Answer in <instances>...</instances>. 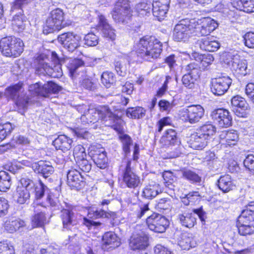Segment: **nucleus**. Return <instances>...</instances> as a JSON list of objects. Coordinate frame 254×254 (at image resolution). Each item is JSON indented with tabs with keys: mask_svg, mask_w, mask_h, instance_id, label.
Listing matches in <instances>:
<instances>
[{
	"mask_svg": "<svg viewBox=\"0 0 254 254\" xmlns=\"http://www.w3.org/2000/svg\"><path fill=\"white\" fill-rule=\"evenodd\" d=\"M146 224L149 230L157 233L165 232L169 226L168 220L157 212H153L147 217Z\"/></svg>",
	"mask_w": 254,
	"mask_h": 254,
	"instance_id": "obj_13",
	"label": "nucleus"
},
{
	"mask_svg": "<svg viewBox=\"0 0 254 254\" xmlns=\"http://www.w3.org/2000/svg\"><path fill=\"white\" fill-rule=\"evenodd\" d=\"M50 60L48 55L41 53L37 55L33 59L35 72L38 74L48 75L50 76L56 77L53 74V69L50 65Z\"/></svg>",
	"mask_w": 254,
	"mask_h": 254,
	"instance_id": "obj_19",
	"label": "nucleus"
},
{
	"mask_svg": "<svg viewBox=\"0 0 254 254\" xmlns=\"http://www.w3.org/2000/svg\"><path fill=\"white\" fill-rule=\"evenodd\" d=\"M73 156L76 166L82 171L88 173L91 170L92 164L87 159L85 148L81 144L76 145L73 151Z\"/></svg>",
	"mask_w": 254,
	"mask_h": 254,
	"instance_id": "obj_16",
	"label": "nucleus"
},
{
	"mask_svg": "<svg viewBox=\"0 0 254 254\" xmlns=\"http://www.w3.org/2000/svg\"><path fill=\"white\" fill-rule=\"evenodd\" d=\"M149 210V204H138L136 209L133 212V215L137 219H140Z\"/></svg>",
	"mask_w": 254,
	"mask_h": 254,
	"instance_id": "obj_62",
	"label": "nucleus"
},
{
	"mask_svg": "<svg viewBox=\"0 0 254 254\" xmlns=\"http://www.w3.org/2000/svg\"><path fill=\"white\" fill-rule=\"evenodd\" d=\"M73 142L72 138L65 134H60L53 141L52 144L57 150L65 153L72 148Z\"/></svg>",
	"mask_w": 254,
	"mask_h": 254,
	"instance_id": "obj_33",
	"label": "nucleus"
},
{
	"mask_svg": "<svg viewBox=\"0 0 254 254\" xmlns=\"http://www.w3.org/2000/svg\"><path fill=\"white\" fill-rule=\"evenodd\" d=\"M162 177L165 187L174 190L175 187V183L177 180L176 175L170 170H165L162 173Z\"/></svg>",
	"mask_w": 254,
	"mask_h": 254,
	"instance_id": "obj_46",
	"label": "nucleus"
},
{
	"mask_svg": "<svg viewBox=\"0 0 254 254\" xmlns=\"http://www.w3.org/2000/svg\"><path fill=\"white\" fill-rule=\"evenodd\" d=\"M243 164L246 169L254 173V155L248 154L244 159Z\"/></svg>",
	"mask_w": 254,
	"mask_h": 254,
	"instance_id": "obj_64",
	"label": "nucleus"
},
{
	"mask_svg": "<svg viewBox=\"0 0 254 254\" xmlns=\"http://www.w3.org/2000/svg\"><path fill=\"white\" fill-rule=\"evenodd\" d=\"M34 207V214L31 217L30 222L33 228L44 227L47 222L46 213L39 209V207H46L42 203L36 204Z\"/></svg>",
	"mask_w": 254,
	"mask_h": 254,
	"instance_id": "obj_27",
	"label": "nucleus"
},
{
	"mask_svg": "<svg viewBox=\"0 0 254 254\" xmlns=\"http://www.w3.org/2000/svg\"><path fill=\"white\" fill-rule=\"evenodd\" d=\"M84 44L90 47L96 46L99 41V37L93 32H89L84 37Z\"/></svg>",
	"mask_w": 254,
	"mask_h": 254,
	"instance_id": "obj_60",
	"label": "nucleus"
},
{
	"mask_svg": "<svg viewBox=\"0 0 254 254\" xmlns=\"http://www.w3.org/2000/svg\"><path fill=\"white\" fill-rule=\"evenodd\" d=\"M178 219L182 226L191 228L196 224V219L191 212H184L180 214Z\"/></svg>",
	"mask_w": 254,
	"mask_h": 254,
	"instance_id": "obj_43",
	"label": "nucleus"
},
{
	"mask_svg": "<svg viewBox=\"0 0 254 254\" xmlns=\"http://www.w3.org/2000/svg\"><path fill=\"white\" fill-rule=\"evenodd\" d=\"M247 62L239 57L234 56L232 59L231 70L236 77L239 78L247 74Z\"/></svg>",
	"mask_w": 254,
	"mask_h": 254,
	"instance_id": "obj_30",
	"label": "nucleus"
},
{
	"mask_svg": "<svg viewBox=\"0 0 254 254\" xmlns=\"http://www.w3.org/2000/svg\"><path fill=\"white\" fill-rule=\"evenodd\" d=\"M238 231L243 236L254 234V201H251L242 210L238 221Z\"/></svg>",
	"mask_w": 254,
	"mask_h": 254,
	"instance_id": "obj_4",
	"label": "nucleus"
},
{
	"mask_svg": "<svg viewBox=\"0 0 254 254\" xmlns=\"http://www.w3.org/2000/svg\"><path fill=\"white\" fill-rule=\"evenodd\" d=\"M218 187L222 191L228 192L234 190L236 185L231 177L229 175L225 174L221 176L218 180Z\"/></svg>",
	"mask_w": 254,
	"mask_h": 254,
	"instance_id": "obj_42",
	"label": "nucleus"
},
{
	"mask_svg": "<svg viewBox=\"0 0 254 254\" xmlns=\"http://www.w3.org/2000/svg\"><path fill=\"white\" fill-rule=\"evenodd\" d=\"M212 119L220 127H228L232 124V118L228 110L219 108L211 113Z\"/></svg>",
	"mask_w": 254,
	"mask_h": 254,
	"instance_id": "obj_25",
	"label": "nucleus"
},
{
	"mask_svg": "<svg viewBox=\"0 0 254 254\" xmlns=\"http://www.w3.org/2000/svg\"><path fill=\"white\" fill-rule=\"evenodd\" d=\"M62 89L61 86L52 81H50L43 85L39 82L34 84L32 90L37 96L48 97L50 94L58 93Z\"/></svg>",
	"mask_w": 254,
	"mask_h": 254,
	"instance_id": "obj_22",
	"label": "nucleus"
},
{
	"mask_svg": "<svg viewBox=\"0 0 254 254\" xmlns=\"http://www.w3.org/2000/svg\"><path fill=\"white\" fill-rule=\"evenodd\" d=\"M122 110L121 109H116L115 112H113L108 105H100L95 107V111L98 114L99 120L106 122L108 121H111L114 124L116 123H121L125 124L123 121L122 116H119L116 112H119Z\"/></svg>",
	"mask_w": 254,
	"mask_h": 254,
	"instance_id": "obj_18",
	"label": "nucleus"
},
{
	"mask_svg": "<svg viewBox=\"0 0 254 254\" xmlns=\"http://www.w3.org/2000/svg\"><path fill=\"white\" fill-rule=\"evenodd\" d=\"M196 243L193 234L185 232L181 235L178 242L179 246L184 250H189L195 246Z\"/></svg>",
	"mask_w": 254,
	"mask_h": 254,
	"instance_id": "obj_38",
	"label": "nucleus"
},
{
	"mask_svg": "<svg viewBox=\"0 0 254 254\" xmlns=\"http://www.w3.org/2000/svg\"><path fill=\"white\" fill-rule=\"evenodd\" d=\"M103 209H96L89 210L87 213L88 218L84 217L82 224L87 228L88 230L92 228H97L100 227L102 223L100 221H95L94 219L103 218Z\"/></svg>",
	"mask_w": 254,
	"mask_h": 254,
	"instance_id": "obj_28",
	"label": "nucleus"
},
{
	"mask_svg": "<svg viewBox=\"0 0 254 254\" xmlns=\"http://www.w3.org/2000/svg\"><path fill=\"white\" fill-rule=\"evenodd\" d=\"M24 44L19 38L14 36L4 37L0 40V51L7 58H16L23 52Z\"/></svg>",
	"mask_w": 254,
	"mask_h": 254,
	"instance_id": "obj_3",
	"label": "nucleus"
},
{
	"mask_svg": "<svg viewBox=\"0 0 254 254\" xmlns=\"http://www.w3.org/2000/svg\"><path fill=\"white\" fill-rule=\"evenodd\" d=\"M111 128L118 134V138L122 143V147L124 153L125 154L129 153L130 151V146L132 144V139L129 135L125 133L124 124L116 123L111 125Z\"/></svg>",
	"mask_w": 254,
	"mask_h": 254,
	"instance_id": "obj_26",
	"label": "nucleus"
},
{
	"mask_svg": "<svg viewBox=\"0 0 254 254\" xmlns=\"http://www.w3.org/2000/svg\"><path fill=\"white\" fill-rule=\"evenodd\" d=\"M244 45L250 49H254V32L249 31L243 36Z\"/></svg>",
	"mask_w": 254,
	"mask_h": 254,
	"instance_id": "obj_63",
	"label": "nucleus"
},
{
	"mask_svg": "<svg viewBox=\"0 0 254 254\" xmlns=\"http://www.w3.org/2000/svg\"><path fill=\"white\" fill-rule=\"evenodd\" d=\"M80 120L82 123H85V125L97 123L99 119L95 111V108L88 110L87 112L82 115Z\"/></svg>",
	"mask_w": 254,
	"mask_h": 254,
	"instance_id": "obj_50",
	"label": "nucleus"
},
{
	"mask_svg": "<svg viewBox=\"0 0 254 254\" xmlns=\"http://www.w3.org/2000/svg\"><path fill=\"white\" fill-rule=\"evenodd\" d=\"M187 143L192 149L201 150L207 145L208 141L196 130L190 134Z\"/></svg>",
	"mask_w": 254,
	"mask_h": 254,
	"instance_id": "obj_34",
	"label": "nucleus"
},
{
	"mask_svg": "<svg viewBox=\"0 0 254 254\" xmlns=\"http://www.w3.org/2000/svg\"><path fill=\"white\" fill-rule=\"evenodd\" d=\"M84 65V61L80 59L75 58L70 60L67 66L70 77L73 78L77 69Z\"/></svg>",
	"mask_w": 254,
	"mask_h": 254,
	"instance_id": "obj_55",
	"label": "nucleus"
},
{
	"mask_svg": "<svg viewBox=\"0 0 254 254\" xmlns=\"http://www.w3.org/2000/svg\"><path fill=\"white\" fill-rule=\"evenodd\" d=\"M173 125L172 119L170 117L166 116L161 118L156 123L157 127L156 132L160 133L165 127L172 126Z\"/></svg>",
	"mask_w": 254,
	"mask_h": 254,
	"instance_id": "obj_61",
	"label": "nucleus"
},
{
	"mask_svg": "<svg viewBox=\"0 0 254 254\" xmlns=\"http://www.w3.org/2000/svg\"><path fill=\"white\" fill-rule=\"evenodd\" d=\"M170 2V0H153V15L159 21H162L166 17Z\"/></svg>",
	"mask_w": 254,
	"mask_h": 254,
	"instance_id": "obj_31",
	"label": "nucleus"
},
{
	"mask_svg": "<svg viewBox=\"0 0 254 254\" xmlns=\"http://www.w3.org/2000/svg\"><path fill=\"white\" fill-rule=\"evenodd\" d=\"M96 28L100 31L102 36L108 40L114 41L116 38L115 29L109 23L105 16L102 14L98 15V23Z\"/></svg>",
	"mask_w": 254,
	"mask_h": 254,
	"instance_id": "obj_23",
	"label": "nucleus"
},
{
	"mask_svg": "<svg viewBox=\"0 0 254 254\" xmlns=\"http://www.w3.org/2000/svg\"><path fill=\"white\" fill-rule=\"evenodd\" d=\"M75 210V206L68 203H66L65 208L62 209L60 218L64 229L70 230L78 224V219L74 212Z\"/></svg>",
	"mask_w": 254,
	"mask_h": 254,
	"instance_id": "obj_20",
	"label": "nucleus"
},
{
	"mask_svg": "<svg viewBox=\"0 0 254 254\" xmlns=\"http://www.w3.org/2000/svg\"><path fill=\"white\" fill-rule=\"evenodd\" d=\"M0 254H15L14 246L7 240L0 241Z\"/></svg>",
	"mask_w": 254,
	"mask_h": 254,
	"instance_id": "obj_58",
	"label": "nucleus"
},
{
	"mask_svg": "<svg viewBox=\"0 0 254 254\" xmlns=\"http://www.w3.org/2000/svg\"><path fill=\"white\" fill-rule=\"evenodd\" d=\"M13 129L12 124L8 122L3 124L0 123V142L5 139Z\"/></svg>",
	"mask_w": 254,
	"mask_h": 254,
	"instance_id": "obj_56",
	"label": "nucleus"
},
{
	"mask_svg": "<svg viewBox=\"0 0 254 254\" xmlns=\"http://www.w3.org/2000/svg\"><path fill=\"white\" fill-rule=\"evenodd\" d=\"M11 185V180L9 174L4 171H0V191H6Z\"/></svg>",
	"mask_w": 254,
	"mask_h": 254,
	"instance_id": "obj_54",
	"label": "nucleus"
},
{
	"mask_svg": "<svg viewBox=\"0 0 254 254\" xmlns=\"http://www.w3.org/2000/svg\"><path fill=\"white\" fill-rule=\"evenodd\" d=\"M146 110L142 107H128L126 110L127 117L132 119H140L146 115Z\"/></svg>",
	"mask_w": 254,
	"mask_h": 254,
	"instance_id": "obj_47",
	"label": "nucleus"
},
{
	"mask_svg": "<svg viewBox=\"0 0 254 254\" xmlns=\"http://www.w3.org/2000/svg\"><path fill=\"white\" fill-rule=\"evenodd\" d=\"M32 168L35 173L40 174L44 178L50 177L54 171L53 167L44 160L33 163Z\"/></svg>",
	"mask_w": 254,
	"mask_h": 254,
	"instance_id": "obj_36",
	"label": "nucleus"
},
{
	"mask_svg": "<svg viewBox=\"0 0 254 254\" xmlns=\"http://www.w3.org/2000/svg\"><path fill=\"white\" fill-rule=\"evenodd\" d=\"M122 177V183L127 188L134 190L139 189L142 185L143 180L139 174L133 171L130 160L127 161Z\"/></svg>",
	"mask_w": 254,
	"mask_h": 254,
	"instance_id": "obj_7",
	"label": "nucleus"
},
{
	"mask_svg": "<svg viewBox=\"0 0 254 254\" xmlns=\"http://www.w3.org/2000/svg\"><path fill=\"white\" fill-rule=\"evenodd\" d=\"M149 238L145 232L141 229V226H137L132 234L129 245L133 250H142L148 246Z\"/></svg>",
	"mask_w": 254,
	"mask_h": 254,
	"instance_id": "obj_17",
	"label": "nucleus"
},
{
	"mask_svg": "<svg viewBox=\"0 0 254 254\" xmlns=\"http://www.w3.org/2000/svg\"><path fill=\"white\" fill-rule=\"evenodd\" d=\"M32 184V180L27 177H22L19 179L14 192V197L17 203L23 204L29 202Z\"/></svg>",
	"mask_w": 254,
	"mask_h": 254,
	"instance_id": "obj_8",
	"label": "nucleus"
},
{
	"mask_svg": "<svg viewBox=\"0 0 254 254\" xmlns=\"http://www.w3.org/2000/svg\"><path fill=\"white\" fill-rule=\"evenodd\" d=\"M239 133L233 129L222 130L219 135V142L221 148H230L238 145Z\"/></svg>",
	"mask_w": 254,
	"mask_h": 254,
	"instance_id": "obj_21",
	"label": "nucleus"
},
{
	"mask_svg": "<svg viewBox=\"0 0 254 254\" xmlns=\"http://www.w3.org/2000/svg\"><path fill=\"white\" fill-rule=\"evenodd\" d=\"M191 34H193L192 22L188 19H182L175 25L173 37L175 41L186 42Z\"/></svg>",
	"mask_w": 254,
	"mask_h": 254,
	"instance_id": "obj_12",
	"label": "nucleus"
},
{
	"mask_svg": "<svg viewBox=\"0 0 254 254\" xmlns=\"http://www.w3.org/2000/svg\"><path fill=\"white\" fill-rule=\"evenodd\" d=\"M201 196L198 191H191L181 197V202L185 206L195 205L200 201Z\"/></svg>",
	"mask_w": 254,
	"mask_h": 254,
	"instance_id": "obj_41",
	"label": "nucleus"
},
{
	"mask_svg": "<svg viewBox=\"0 0 254 254\" xmlns=\"http://www.w3.org/2000/svg\"><path fill=\"white\" fill-rule=\"evenodd\" d=\"M88 151V155L97 167L101 169L108 168L109 164L107 152L101 144H91Z\"/></svg>",
	"mask_w": 254,
	"mask_h": 254,
	"instance_id": "obj_11",
	"label": "nucleus"
},
{
	"mask_svg": "<svg viewBox=\"0 0 254 254\" xmlns=\"http://www.w3.org/2000/svg\"><path fill=\"white\" fill-rule=\"evenodd\" d=\"M133 11L129 0H117L111 12L113 20L117 23H127L131 19Z\"/></svg>",
	"mask_w": 254,
	"mask_h": 254,
	"instance_id": "obj_5",
	"label": "nucleus"
},
{
	"mask_svg": "<svg viewBox=\"0 0 254 254\" xmlns=\"http://www.w3.org/2000/svg\"><path fill=\"white\" fill-rule=\"evenodd\" d=\"M98 79H94L91 77H84L79 81V86L82 89L90 91H96L99 86Z\"/></svg>",
	"mask_w": 254,
	"mask_h": 254,
	"instance_id": "obj_45",
	"label": "nucleus"
},
{
	"mask_svg": "<svg viewBox=\"0 0 254 254\" xmlns=\"http://www.w3.org/2000/svg\"><path fill=\"white\" fill-rule=\"evenodd\" d=\"M182 172L183 178L190 183L199 184L201 183V177L195 172L187 169L182 170Z\"/></svg>",
	"mask_w": 254,
	"mask_h": 254,
	"instance_id": "obj_52",
	"label": "nucleus"
},
{
	"mask_svg": "<svg viewBox=\"0 0 254 254\" xmlns=\"http://www.w3.org/2000/svg\"><path fill=\"white\" fill-rule=\"evenodd\" d=\"M160 143L167 147H173L176 145L178 141V135L177 131L173 128H168L165 130L160 138Z\"/></svg>",
	"mask_w": 254,
	"mask_h": 254,
	"instance_id": "obj_35",
	"label": "nucleus"
},
{
	"mask_svg": "<svg viewBox=\"0 0 254 254\" xmlns=\"http://www.w3.org/2000/svg\"><path fill=\"white\" fill-rule=\"evenodd\" d=\"M204 109L200 105H191L180 111V117L185 123L191 124L199 121L204 115Z\"/></svg>",
	"mask_w": 254,
	"mask_h": 254,
	"instance_id": "obj_9",
	"label": "nucleus"
},
{
	"mask_svg": "<svg viewBox=\"0 0 254 254\" xmlns=\"http://www.w3.org/2000/svg\"><path fill=\"white\" fill-rule=\"evenodd\" d=\"M58 41L68 52H72L80 47L81 37L72 31L66 32L59 35Z\"/></svg>",
	"mask_w": 254,
	"mask_h": 254,
	"instance_id": "obj_14",
	"label": "nucleus"
},
{
	"mask_svg": "<svg viewBox=\"0 0 254 254\" xmlns=\"http://www.w3.org/2000/svg\"><path fill=\"white\" fill-rule=\"evenodd\" d=\"M192 22L193 34L197 36H206L217 27V23L210 17H202Z\"/></svg>",
	"mask_w": 254,
	"mask_h": 254,
	"instance_id": "obj_10",
	"label": "nucleus"
},
{
	"mask_svg": "<svg viewBox=\"0 0 254 254\" xmlns=\"http://www.w3.org/2000/svg\"><path fill=\"white\" fill-rule=\"evenodd\" d=\"M101 82L107 88L110 87L116 82V77L112 72L104 71L101 77Z\"/></svg>",
	"mask_w": 254,
	"mask_h": 254,
	"instance_id": "obj_57",
	"label": "nucleus"
},
{
	"mask_svg": "<svg viewBox=\"0 0 254 254\" xmlns=\"http://www.w3.org/2000/svg\"><path fill=\"white\" fill-rule=\"evenodd\" d=\"M235 114L240 118H246L248 113V103L245 99L239 95L233 96L231 100Z\"/></svg>",
	"mask_w": 254,
	"mask_h": 254,
	"instance_id": "obj_29",
	"label": "nucleus"
},
{
	"mask_svg": "<svg viewBox=\"0 0 254 254\" xmlns=\"http://www.w3.org/2000/svg\"><path fill=\"white\" fill-rule=\"evenodd\" d=\"M232 82V79L228 75L222 74L217 76L211 80V91L215 95H223L227 92Z\"/></svg>",
	"mask_w": 254,
	"mask_h": 254,
	"instance_id": "obj_15",
	"label": "nucleus"
},
{
	"mask_svg": "<svg viewBox=\"0 0 254 254\" xmlns=\"http://www.w3.org/2000/svg\"><path fill=\"white\" fill-rule=\"evenodd\" d=\"M158 184H149L143 189L142 196L147 199H152L158 194Z\"/></svg>",
	"mask_w": 254,
	"mask_h": 254,
	"instance_id": "obj_51",
	"label": "nucleus"
},
{
	"mask_svg": "<svg viewBox=\"0 0 254 254\" xmlns=\"http://www.w3.org/2000/svg\"><path fill=\"white\" fill-rule=\"evenodd\" d=\"M163 43L156 36L145 35L139 38L133 46L136 61L140 63H152L161 58Z\"/></svg>",
	"mask_w": 254,
	"mask_h": 254,
	"instance_id": "obj_1",
	"label": "nucleus"
},
{
	"mask_svg": "<svg viewBox=\"0 0 254 254\" xmlns=\"http://www.w3.org/2000/svg\"><path fill=\"white\" fill-rule=\"evenodd\" d=\"M85 123H82V125H78L77 127L71 128V131L75 136L79 138H85L88 133L87 126L88 124H84Z\"/></svg>",
	"mask_w": 254,
	"mask_h": 254,
	"instance_id": "obj_59",
	"label": "nucleus"
},
{
	"mask_svg": "<svg viewBox=\"0 0 254 254\" xmlns=\"http://www.w3.org/2000/svg\"><path fill=\"white\" fill-rule=\"evenodd\" d=\"M220 46V43L212 37H207L202 38L199 42L200 49L210 52L216 51Z\"/></svg>",
	"mask_w": 254,
	"mask_h": 254,
	"instance_id": "obj_39",
	"label": "nucleus"
},
{
	"mask_svg": "<svg viewBox=\"0 0 254 254\" xmlns=\"http://www.w3.org/2000/svg\"><path fill=\"white\" fill-rule=\"evenodd\" d=\"M231 4L239 11L248 13L254 12V0H231Z\"/></svg>",
	"mask_w": 254,
	"mask_h": 254,
	"instance_id": "obj_37",
	"label": "nucleus"
},
{
	"mask_svg": "<svg viewBox=\"0 0 254 254\" xmlns=\"http://www.w3.org/2000/svg\"><path fill=\"white\" fill-rule=\"evenodd\" d=\"M38 184H34L32 181L31 187V189H34L35 199L40 200L44 196L47 187L40 179L38 180Z\"/></svg>",
	"mask_w": 254,
	"mask_h": 254,
	"instance_id": "obj_53",
	"label": "nucleus"
},
{
	"mask_svg": "<svg viewBox=\"0 0 254 254\" xmlns=\"http://www.w3.org/2000/svg\"><path fill=\"white\" fill-rule=\"evenodd\" d=\"M153 3L150 0H142L135 6V10L139 14L146 15L151 11L153 13Z\"/></svg>",
	"mask_w": 254,
	"mask_h": 254,
	"instance_id": "obj_48",
	"label": "nucleus"
},
{
	"mask_svg": "<svg viewBox=\"0 0 254 254\" xmlns=\"http://www.w3.org/2000/svg\"><path fill=\"white\" fill-rule=\"evenodd\" d=\"M23 85L22 81H19L8 86L5 89L8 98L13 101L17 107L22 109L27 108L30 101V98L26 94L19 93Z\"/></svg>",
	"mask_w": 254,
	"mask_h": 254,
	"instance_id": "obj_6",
	"label": "nucleus"
},
{
	"mask_svg": "<svg viewBox=\"0 0 254 254\" xmlns=\"http://www.w3.org/2000/svg\"><path fill=\"white\" fill-rule=\"evenodd\" d=\"M194 59L203 70L207 69L214 60L213 56L209 54H196L194 56Z\"/></svg>",
	"mask_w": 254,
	"mask_h": 254,
	"instance_id": "obj_44",
	"label": "nucleus"
},
{
	"mask_svg": "<svg viewBox=\"0 0 254 254\" xmlns=\"http://www.w3.org/2000/svg\"><path fill=\"white\" fill-rule=\"evenodd\" d=\"M196 130L208 141V140L216 133L217 128L212 123L207 122L199 126Z\"/></svg>",
	"mask_w": 254,
	"mask_h": 254,
	"instance_id": "obj_40",
	"label": "nucleus"
},
{
	"mask_svg": "<svg viewBox=\"0 0 254 254\" xmlns=\"http://www.w3.org/2000/svg\"><path fill=\"white\" fill-rule=\"evenodd\" d=\"M121 244L120 239L115 232L108 231L102 236L101 246L103 249H115Z\"/></svg>",
	"mask_w": 254,
	"mask_h": 254,
	"instance_id": "obj_32",
	"label": "nucleus"
},
{
	"mask_svg": "<svg viewBox=\"0 0 254 254\" xmlns=\"http://www.w3.org/2000/svg\"><path fill=\"white\" fill-rule=\"evenodd\" d=\"M67 183L72 189L80 190L87 186V181L76 169L71 168L67 174Z\"/></svg>",
	"mask_w": 254,
	"mask_h": 254,
	"instance_id": "obj_24",
	"label": "nucleus"
},
{
	"mask_svg": "<svg viewBox=\"0 0 254 254\" xmlns=\"http://www.w3.org/2000/svg\"><path fill=\"white\" fill-rule=\"evenodd\" d=\"M24 226V222L19 219L13 220H7L3 224L5 230L10 233H14Z\"/></svg>",
	"mask_w": 254,
	"mask_h": 254,
	"instance_id": "obj_49",
	"label": "nucleus"
},
{
	"mask_svg": "<svg viewBox=\"0 0 254 254\" xmlns=\"http://www.w3.org/2000/svg\"><path fill=\"white\" fill-rule=\"evenodd\" d=\"M65 19V13L60 8H55L50 11L42 26V31L48 35L58 32L70 25Z\"/></svg>",
	"mask_w": 254,
	"mask_h": 254,
	"instance_id": "obj_2",
	"label": "nucleus"
}]
</instances>
